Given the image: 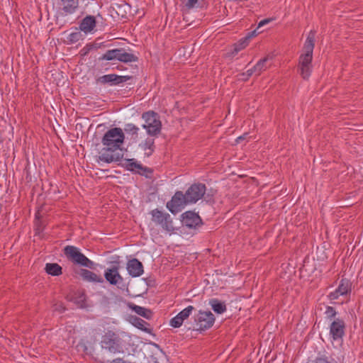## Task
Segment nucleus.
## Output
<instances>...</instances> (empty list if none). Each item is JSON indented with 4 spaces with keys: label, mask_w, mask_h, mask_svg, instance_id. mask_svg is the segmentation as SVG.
I'll return each instance as SVG.
<instances>
[{
    "label": "nucleus",
    "mask_w": 363,
    "mask_h": 363,
    "mask_svg": "<svg viewBox=\"0 0 363 363\" xmlns=\"http://www.w3.org/2000/svg\"><path fill=\"white\" fill-rule=\"evenodd\" d=\"M118 266H113L105 270L104 277L112 285H118L123 283V278L119 274Z\"/></svg>",
    "instance_id": "nucleus-16"
},
{
    "label": "nucleus",
    "mask_w": 363,
    "mask_h": 363,
    "mask_svg": "<svg viewBox=\"0 0 363 363\" xmlns=\"http://www.w3.org/2000/svg\"><path fill=\"white\" fill-rule=\"evenodd\" d=\"M315 32L311 30L303 46L304 53L300 56V65H311L313 51L315 46Z\"/></svg>",
    "instance_id": "nucleus-7"
},
{
    "label": "nucleus",
    "mask_w": 363,
    "mask_h": 363,
    "mask_svg": "<svg viewBox=\"0 0 363 363\" xmlns=\"http://www.w3.org/2000/svg\"><path fill=\"white\" fill-rule=\"evenodd\" d=\"M122 165L129 171L138 173L141 175H145L146 177L148 176V174L152 173L150 169L143 167L135 159H125L123 161Z\"/></svg>",
    "instance_id": "nucleus-13"
},
{
    "label": "nucleus",
    "mask_w": 363,
    "mask_h": 363,
    "mask_svg": "<svg viewBox=\"0 0 363 363\" xmlns=\"http://www.w3.org/2000/svg\"><path fill=\"white\" fill-rule=\"evenodd\" d=\"M271 21L270 18H266L264 20H262L259 22L257 29H259V28L265 26L266 24L269 23Z\"/></svg>",
    "instance_id": "nucleus-39"
},
{
    "label": "nucleus",
    "mask_w": 363,
    "mask_h": 363,
    "mask_svg": "<svg viewBox=\"0 0 363 363\" xmlns=\"http://www.w3.org/2000/svg\"><path fill=\"white\" fill-rule=\"evenodd\" d=\"M81 275L84 279L94 282H103V279L101 276L97 275L96 273L87 269H82Z\"/></svg>",
    "instance_id": "nucleus-23"
},
{
    "label": "nucleus",
    "mask_w": 363,
    "mask_h": 363,
    "mask_svg": "<svg viewBox=\"0 0 363 363\" xmlns=\"http://www.w3.org/2000/svg\"><path fill=\"white\" fill-rule=\"evenodd\" d=\"M247 45V39L240 41L238 44L234 45L233 55H236L238 52L244 49Z\"/></svg>",
    "instance_id": "nucleus-34"
},
{
    "label": "nucleus",
    "mask_w": 363,
    "mask_h": 363,
    "mask_svg": "<svg viewBox=\"0 0 363 363\" xmlns=\"http://www.w3.org/2000/svg\"><path fill=\"white\" fill-rule=\"evenodd\" d=\"M82 38V34L79 31H75V32H73V33H71L68 37H67V40L70 43H77Z\"/></svg>",
    "instance_id": "nucleus-30"
},
{
    "label": "nucleus",
    "mask_w": 363,
    "mask_h": 363,
    "mask_svg": "<svg viewBox=\"0 0 363 363\" xmlns=\"http://www.w3.org/2000/svg\"><path fill=\"white\" fill-rule=\"evenodd\" d=\"M127 270L132 277H138L143 274V265L138 259H132L127 263Z\"/></svg>",
    "instance_id": "nucleus-18"
},
{
    "label": "nucleus",
    "mask_w": 363,
    "mask_h": 363,
    "mask_svg": "<svg viewBox=\"0 0 363 363\" xmlns=\"http://www.w3.org/2000/svg\"><path fill=\"white\" fill-rule=\"evenodd\" d=\"M156 363H160L159 362H156Z\"/></svg>",
    "instance_id": "nucleus-43"
},
{
    "label": "nucleus",
    "mask_w": 363,
    "mask_h": 363,
    "mask_svg": "<svg viewBox=\"0 0 363 363\" xmlns=\"http://www.w3.org/2000/svg\"><path fill=\"white\" fill-rule=\"evenodd\" d=\"M256 31H257V30H255L252 33L251 35H255Z\"/></svg>",
    "instance_id": "nucleus-41"
},
{
    "label": "nucleus",
    "mask_w": 363,
    "mask_h": 363,
    "mask_svg": "<svg viewBox=\"0 0 363 363\" xmlns=\"http://www.w3.org/2000/svg\"><path fill=\"white\" fill-rule=\"evenodd\" d=\"M188 204H190L186 199L185 194L178 191L172 197V199L166 204L167 208L173 214H177Z\"/></svg>",
    "instance_id": "nucleus-8"
},
{
    "label": "nucleus",
    "mask_w": 363,
    "mask_h": 363,
    "mask_svg": "<svg viewBox=\"0 0 363 363\" xmlns=\"http://www.w3.org/2000/svg\"><path fill=\"white\" fill-rule=\"evenodd\" d=\"M75 302L80 306L84 307L85 306V295L83 292H79L78 296L75 298Z\"/></svg>",
    "instance_id": "nucleus-35"
},
{
    "label": "nucleus",
    "mask_w": 363,
    "mask_h": 363,
    "mask_svg": "<svg viewBox=\"0 0 363 363\" xmlns=\"http://www.w3.org/2000/svg\"><path fill=\"white\" fill-rule=\"evenodd\" d=\"M209 305L211 306L213 311L218 314H222L227 310L225 303L217 298L211 299L209 301Z\"/></svg>",
    "instance_id": "nucleus-22"
},
{
    "label": "nucleus",
    "mask_w": 363,
    "mask_h": 363,
    "mask_svg": "<svg viewBox=\"0 0 363 363\" xmlns=\"http://www.w3.org/2000/svg\"><path fill=\"white\" fill-rule=\"evenodd\" d=\"M79 0H60V10L57 21L60 17L74 13L78 8Z\"/></svg>",
    "instance_id": "nucleus-14"
},
{
    "label": "nucleus",
    "mask_w": 363,
    "mask_h": 363,
    "mask_svg": "<svg viewBox=\"0 0 363 363\" xmlns=\"http://www.w3.org/2000/svg\"><path fill=\"white\" fill-rule=\"evenodd\" d=\"M335 362V360L331 358L328 357L325 355H319L315 358V359L313 361V363H334Z\"/></svg>",
    "instance_id": "nucleus-28"
},
{
    "label": "nucleus",
    "mask_w": 363,
    "mask_h": 363,
    "mask_svg": "<svg viewBox=\"0 0 363 363\" xmlns=\"http://www.w3.org/2000/svg\"><path fill=\"white\" fill-rule=\"evenodd\" d=\"M352 291V283L347 279H342L339 283L337 288L328 294V298L334 303L340 296H346L350 294Z\"/></svg>",
    "instance_id": "nucleus-10"
},
{
    "label": "nucleus",
    "mask_w": 363,
    "mask_h": 363,
    "mask_svg": "<svg viewBox=\"0 0 363 363\" xmlns=\"http://www.w3.org/2000/svg\"><path fill=\"white\" fill-rule=\"evenodd\" d=\"M206 186L203 184H192L186 191L185 195L189 203H195L201 199L206 193Z\"/></svg>",
    "instance_id": "nucleus-11"
},
{
    "label": "nucleus",
    "mask_w": 363,
    "mask_h": 363,
    "mask_svg": "<svg viewBox=\"0 0 363 363\" xmlns=\"http://www.w3.org/2000/svg\"><path fill=\"white\" fill-rule=\"evenodd\" d=\"M194 308L192 306H189L182 311L179 313V315L182 318L183 320L184 321L186 319H187L189 315L191 314L192 311H194Z\"/></svg>",
    "instance_id": "nucleus-32"
},
{
    "label": "nucleus",
    "mask_w": 363,
    "mask_h": 363,
    "mask_svg": "<svg viewBox=\"0 0 363 363\" xmlns=\"http://www.w3.org/2000/svg\"><path fill=\"white\" fill-rule=\"evenodd\" d=\"M45 270L48 274L52 276H58L62 274V267L57 263H47Z\"/></svg>",
    "instance_id": "nucleus-26"
},
{
    "label": "nucleus",
    "mask_w": 363,
    "mask_h": 363,
    "mask_svg": "<svg viewBox=\"0 0 363 363\" xmlns=\"http://www.w3.org/2000/svg\"><path fill=\"white\" fill-rule=\"evenodd\" d=\"M197 330H204L211 328L215 322V316L211 311H199L195 316Z\"/></svg>",
    "instance_id": "nucleus-9"
},
{
    "label": "nucleus",
    "mask_w": 363,
    "mask_h": 363,
    "mask_svg": "<svg viewBox=\"0 0 363 363\" xmlns=\"http://www.w3.org/2000/svg\"><path fill=\"white\" fill-rule=\"evenodd\" d=\"M130 323L137 328L146 333H150V329L147 328V326H149V324L144 320L137 316H132L130 319Z\"/></svg>",
    "instance_id": "nucleus-24"
},
{
    "label": "nucleus",
    "mask_w": 363,
    "mask_h": 363,
    "mask_svg": "<svg viewBox=\"0 0 363 363\" xmlns=\"http://www.w3.org/2000/svg\"><path fill=\"white\" fill-rule=\"evenodd\" d=\"M161 355L164 357V354L161 352Z\"/></svg>",
    "instance_id": "nucleus-42"
},
{
    "label": "nucleus",
    "mask_w": 363,
    "mask_h": 363,
    "mask_svg": "<svg viewBox=\"0 0 363 363\" xmlns=\"http://www.w3.org/2000/svg\"><path fill=\"white\" fill-rule=\"evenodd\" d=\"M95 26H96L95 18L94 16H89L85 17L82 20V21L79 26V28H80L81 30L87 33H89L91 30H93V29L94 28Z\"/></svg>",
    "instance_id": "nucleus-20"
},
{
    "label": "nucleus",
    "mask_w": 363,
    "mask_h": 363,
    "mask_svg": "<svg viewBox=\"0 0 363 363\" xmlns=\"http://www.w3.org/2000/svg\"><path fill=\"white\" fill-rule=\"evenodd\" d=\"M183 322L184 320L182 318L178 313L175 317L170 320L169 325L173 328H179L182 325Z\"/></svg>",
    "instance_id": "nucleus-29"
},
{
    "label": "nucleus",
    "mask_w": 363,
    "mask_h": 363,
    "mask_svg": "<svg viewBox=\"0 0 363 363\" xmlns=\"http://www.w3.org/2000/svg\"><path fill=\"white\" fill-rule=\"evenodd\" d=\"M326 318L329 320H333L335 318L337 315V312L335 309L332 306H327L325 311Z\"/></svg>",
    "instance_id": "nucleus-33"
},
{
    "label": "nucleus",
    "mask_w": 363,
    "mask_h": 363,
    "mask_svg": "<svg viewBox=\"0 0 363 363\" xmlns=\"http://www.w3.org/2000/svg\"><path fill=\"white\" fill-rule=\"evenodd\" d=\"M110 363H130V362H127L122 358H116V359H113Z\"/></svg>",
    "instance_id": "nucleus-40"
},
{
    "label": "nucleus",
    "mask_w": 363,
    "mask_h": 363,
    "mask_svg": "<svg viewBox=\"0 0 363 363\" xmlns=\"http://www.w3.org/2000/svg\"><path fill=\"white\" fill-rule=\"evenodd\" d=\"M301 74L303 79H308L311 75V65H300Z\"/></svg>",
    "instance_id": "nucleus-31"
},
{
    "label": "nucleus",
    "mask_w": 363,
    "mask_h": 363,
    "mask_svg": "<svg viewBox=\"0 0 363 363\" xmlns=\"http://www.w3.org/2000/svg\"><path fill=\"white\" fill-rule=\"evenodd\" d=\"M64 253L69 259L75 264L89 268H91L93 266V262L74 246L69 245L65 247L64 249Z\"/></svg>",
    "instance_id": "nucleus-6"
},
{
    "label": "nucleus",
    "mask_w": 363,
    "mask_h": 363,
    "mask_svg": "<svg viewBox=\"0 0 363 363\" xmlns=\"http://www.w3.org/2000/svg\"><path fill=\"white\" fill-rule=\"evenodd\" d=\"M104 60H118L122 62H133L138 60V57L130 52H127L123 48H116L107 50L101 57Z\"/></svg>",
    "instance_id": "nucleus-5"
},
{
    "label": "nucleus",
    "mask_w": 363,
    "mask_h": 363,
    "mask_svg": "<svg viewBox=\"0 0 363 363\" xmlns=\"http://www.w3.org/2000/svg\"><path fill=\"white\" fill-rule=\"evenodd\" d=\"M132 336L125 331L118 333L108 330L101 337L100 342L103 351L111 354L123 353L130 345Z\"/></svg>",
    "instance_id": "nucleus-2"
},
{
    "label": "nucleus",
    "mask_w": 363,
    "mask_h": 363,
    "mask_svg": "<svg viewBox=\"0 0 363 363\" xmlns=\"http://www.w3.org/2000/svg\"><path fill=\"white\" fill-rule=\"evenodd\" d=\"M140 128L133 123H127L125 125L124 131L130 135L131 140L136 141L138 138V132Z\"/></svg>",
    "instance_id": "nucleus-25"
},
{
    "label": "nucleus",
    "mask_w": 363,
    "mask_h": 363,
    "mask_svg": "<svg viewBox=\"0 0 363 363\" xmlns=\"http://www.w3.org/2000/svg\"><path fill=\"white\" fill-rule=\"evenodd\" d=\"M53 310L55 311H58L59 313H62L65 311V307L63 303L60 302L57 303L53 306Z\"/></svg>",
    "instance_id": "nucleus-37"
},
{
    "label": "nucleus",
    "mask_w": 363,
    "mask_h": 363,
    "mask_svg": "<svg viewBox=\"0 0 363 363\" xmlns=\"http://www.w3.org/2000/svg\"><path fill=\"white\" fill-rule=\"evenodd\" d=\"M253 74L255 75V71H254V67L252 68L247 70L246 72H244L242 74V79L247 80L250 77H251Z\"/></svg>",
    "instance_id": "nucleus-36"
},
{
    "label": "nucleus",
    "mask_w": 363,
    "mask_h": 363,
    "mask_svg": "<svg viewBox=\"0 0 363 363\" xmlns=\"http://www.w3.org/2000/svg\"><path fill=\"white\" fill-rule=\"evenodd\" d=\"M140 146L146 151L145 154L147 156H150L152 154L154 151V140L150 138H147L143 143L140 145Z\"/></svg>",
    "instance_id": "nucleus-27"
},
{
    "label": "nucleus",
    "mask_w": 363,
    "mask_h": 363,
    "mask_svg": "<svg viewBox=\"0 0 363 363\" xmlns=\"http://www.w3.org/2000/svg\"><path fill=\"white\" fill-rule=\"evenodd\" d=\"M130 308L136 313L138 315L150 320L152 316V313L150 310L145 308L144 307L137 306L135 304L131 303L129 305Z\"/></svg>",
    "instance_id": "nucleus-21"
},
{
    "label": "nucleus",
    "mask_w": 363,
    "mask_h": 363,
    "mask_svg": "<svg viewBox=\"0 0 363 363\" xmlns=\"http://www.w3.org/2000/svg\"><path fill=\"white\" fill-rule=\"evenodd\" d=\"M125 134L121 128H113L105 133L101 143L104 147L100 150L97 161L111 163L120 161L123 154L117 152L122 150Z\"/></svg>",
    "instance_id": "nucleus-1"
},
{
    "label": "nucleus",
    "mask_w": 363,
    "mask_h": 363,
    "mask_svg": "<svg viewBox=\"0 0 363 363\" xmlns=\"http://www.w3.org/2000/svg\"><path fill=\"white\" fill-rule=\"evenodd\" d=\"M131 77L130 76H119L115 74H105L98 78L97 82L102 84L118 85L126 82Z\"/></svg>",
    "instance_id": "nucleus-15"
},
{
    "label": "nucleus",
    "mask_w": 363,
    "mask_h": 363,
    "mask_svg": "<svg viewBox=\"0 0 363 363\" xmlns=\"http://www.w3.org/2000/svg\"><path fill=\"white\" fill-rule=\"evenodd\" d=\"M150 213L152 216V221L163 230L172 232L174 230L172 219L168 213L156 208L151 211Z\"/></svg>",
    "instance_id": "nucleus-4"
},
{
    "label": "nucleus",
    "mask_w": 363,
    "mask_h": 363,
    "mask_svg": "<svg viewBox=\"0 0 363 363\" xmlns=\"http://www.w3.org/2000/svg\"><path fill=\"white\" fill-rule=\"evenodd\" d=\"M142 118L145 121L142 127L146 130L147 133L149 135L157 136L160 133L162 122L160 120L159 116L156 113L153 111L143 113Z\"/></svg>",
    "instance_id": "nucleus-3"
},
{
    "label": "nucleus",
    "mask_w": 363,
    "mask_h": 363,
    "mask_svg": "<svg viewBox=\"0 0 363 363\" xmlns=\"http://www.w3.org/2000/svg\"><path fill=\"white\" fill-rule=\"evenodd\" d=\"M272 57L271 56L267 55L257 62L254 66V71H255L256 76L260 75L262 72L267 70L269 67L270 65L269 64V61L272 60Z\"/></svg>",
    "instance_id": "nucleus-19"
},
{
    "label": "nucleus",
    "mask_w": 363,
    "mask_h": 363,
    "mask_svg": "<svg viewBox=\"0 0 363 363\" xmlns=\"http://www.w3.org/2000/svg\"><path fill=\"white\" fill-rule=\"evenodd\" d=\"M345 330V323L340 318L334 319L330 325V335L333 340H342Z\"/></svg>",
    "instance_id": "nucleus-12"
},
{
    "label": "nucleus",
    "mask_w": 363,
    "mask_h": 363,
    "mask_svg": "<svg viewBox=\"0 0 363 363\" xmlns=\"http://www.w3.org/2000/svg\"><path fill=\"white\" fill-rule=\"evenodd\" d=\"M198 1L199 0H187V1L185 3V6L188 9H193L197 4Z\"/></svg>",
    "instance_id": "nucleus-38"
},
{
    "label": "nucleus",
    "mask_w": 363,
    "mask_h": 363,
    "mask_svg": "<svg viewBox=\"0 0 363 363\" xmlns=\"http://www.w3.org/2000/svg\"><path fill=\"white\" fill-rule=\"evenodd\" d=\"M182 223L187 228H196L201 223V219L199 216L192 211H186L182 215Z\"/></svg>",
    "instance_id": "nucleus-17"
}]
</instances>
